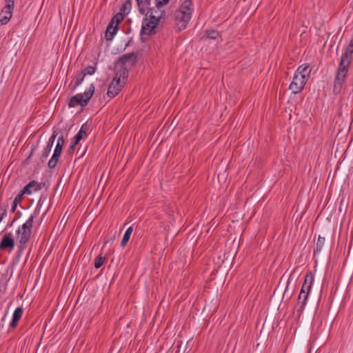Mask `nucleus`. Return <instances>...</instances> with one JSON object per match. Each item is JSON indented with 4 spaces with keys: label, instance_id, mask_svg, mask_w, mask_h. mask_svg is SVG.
<instances>
[{
    "label": "nucleus",
    "instance_id": "33",
    "mask_svg": "<svg viewBox=\"0 0 353 353\" xmlns=\"http://www.w3.org/2000/svg\"><path fill=\"white\" fill-rule=\"evenodd\" d=\"M77 145V144H74V140L73 139V141H72L71 145H70V148L68 149V152H73V151H74V148H75Z\"/></svg>",
    "mask_w": 353,
    "mask_h": 353
},
{
    "label": "nucleus",
    "instance_id": "26",
    "mask_svg": "<svg viewBox=\"0 0 353 353\" xmlns=\"http://www.w3.org/2000/svg\"><path fill=\"white\" fill-rule=\"evenodd\" d=\"M86 135L83 133V131H79L73 139L74 140V144H78V143Z\"/></svg>",
    "mask_w": 353,
    "mask_h": 353
},
{
    "label": "nucleus",
    "instance_id": "28",
    "mask_svg": "<svg viewBox=\"0 0 353 353\" xmlns=\"http://www.w3.org/2000/svg\"><path fill=\"white\" fill-rule=\"evenodd\" d=\"M297 268H294L292 272L290 273V275L289 276V279H288V283H287V287L289 285L290 281L294 279H296V273L297 272Z\"/></svg>",
    "mask_w": 353,
    "mask_h": 353
},
{
    "label": "nucleus",
    "instance_id": "5",
    "mask_svg": "<svg viewBox=\"0 0 353 353\" xmlns=\"http://www.w3.org/2000/svg\"><path fill=\"white\" fill-rule=\"evenodd\" d=\"M137 61V55L134 52L123 54L117 61L114 66L116 73H121L123 79L128 77V70L132 68Z\"/></svg>",
    "mask_w": 353,
    "mask_h": 353
},
{
    "label": "nucleus",
    "instance_id": "20",
    "mask_svg": "<svg viewBox=\"0 0 353 353\" xmlns=\"http://www.w3.org/2000/svg\"><path fill=\"white\" fill-rule=\"evenodd\" d=\"M105 261L106 258L105 256H102L101 254H99L95 258L94 261V265L96 268H99L105 262Z\"/></svg>",
    "mask_w": 353,
    "mask_h": 353
},
{
    "label": "nucleus",
    "instance_id": "12",
    "mask_svg": "<svg viewBox=\"0 0 353 353\" xmlns=\"http://www.w3.org/2000/svg\"><path fill=\"white\" fill-rule=\"evenodd\" d=\"M15 245L14 239L11 233L3 235L0 243V250H8L11 252Z\"/></svg>",
    "mask_w": 353,
    "mask_h": 353
},
{
    "label": "nucleus",
    "instance_id": "4",
    "mask_svg": "<svg viewBox=\"0 0 353 353\" xmlns=\"http://www.w3.org/2000/svg\"><path fill=\"white\" fill-rule=\"evenodd\" d=\"M39 214L37 210L31 214L28 220L18 228L17 231V239L19 243V246L21 249H24L26 244L30 240L32 229L33 227V221L34 218Z\"/></svg>",
    "mask_w": 353,
    "mask_h": 353
},
{
    "label": "nucleus",
    "instance_id": "2",
    "mask_svg": "<svg viewBox=\"0 0 353 353\" xmlns=\"http://www.w3.org/2000/svg\"><path fill=\"white\" fill-rule=\"evenodd\" d=\"M310 72L311 70L309 68V65L306 64H303L297 68L289 87L292 93L298 94L302 91L308 79Z\"/></svg>",
    "mask_w": 353,
    "mask_h": 353
},
{
    "label": "nucleus",
    "instance_id": "16",
    "mask_svg": "<svg viewBox=\"0 0 353 353\" xmlns=\"http://www.w3.org/2000/svg\"><path fill=\"white\" fill-rule=\"evenodd\" d=\"M325 238L319 236L317 239L316 247L314 250V255H316L322 251L323 248L325 245Z\"/></svg>",
    "mask_w": 353,
    "mask_h": 353
},
{
    "label": "nucleus",
    "instance_id": "34",
    "mask_svg": "<svg viewBox=\"0 0 353 353\" xmlns=\"http://www.w3.org/2000/svg\"><path fill=\"white\" fill-rule=\"evenodd\" d=\"M18 321L16 319H12L10 324V326L12 327V328H14L16 327V326L17 325V323H18Z\"/></svg>",
    "mask_w": 353,
    "mask_h": 353
},
{
    "label": "nucleus",
    "instance_id": "24",
    "mask_svg": "<svg viewBox=\"0 0 353 353\" xmlns=\"http://www.w3.org/2000/svg\"><path fill=\"white\" fill-rule=\"evenodd\" d=\"M84 77H85V74H83L81 72L77 76L74 88H76L77 86H79L82 83Z\"/></svg>",
    "mask_w": 353,
    "mask_h": 353
},
{
    "label": "nucleus",
    "instance_id": "22",
    "mask_svg": "<svg viewBox=\"0 0 353 353\" xmlns=\"http://www.w3.org/2000/svg\"><path fill=\"white\" fill-rule=\"evenodd\" d=\"M23 310L22 307L16 308L14 311L12 319L19 321L23 315Z\"/></svg>",
    "mask_w": 353,
    "mask_h": 353
},
{
    "label": "nucleus",
    "instance_id": "21",
    "mask_svg": "<svg viewBox=\"0 0 353 353\" xmlns=\"http://www.w3.org/2000/svg\"><path fill=\"white\" fill-rule=\"evenodd\" d=\"M24 194H22L21 192H20L14 198V201H13V203H12V212H14L16 208H17V204L19 202H21V201L22 200V198H23V196Z\"/></svg>",
    "mask_w": 353,
    "mask_h": 353
},
{
    "label": "nucleus",
    "instance_id": "9",
    "mask_svg": "<svg viewBox=\"0 0 353 353\" xmlns=\"http://www.w3.org/2000/svg\"><path fill=\"white\" fill-rule=\"evenodd\" d=\"M124 15L123 13H117L116 14L112 19L110 24L107 28V31L105 33L106 39L108 40H110L112 39L114 35L117 33L118 30L119 24L123 20Z\"/></svg>",
    "mask_w": 353,
    "mask_h": 353
},
{
    "label": "nucleus",
    "instance_id": "27",
    "mask_svg": "<svg viewBox=\"0 0 353 353\" xmlns=\"http://www.w3.org/2000/svg\"><path fill=\"white\" fill-rule=\"evenodd\" d=\"M57 134H58V133L57 132V131H55V130L53 131L52 136L50 137V138L48 140V145L52 147L53 143L54 142V140H55Z\"/></svg>",
    "mask_w": 353,
    "mask_h": 353
},
{
    "label": "nucleus",
    "instance_id": "1",
    "mask_svg": "<svg viewBox=\"0 0 353 353\" xmlns=\"http://www.w3.org/2000/svg\"><path fill=\"white\" fill-rule=\"evenodd\" d=\"M352 56L353 37L347 46L345 52L342 54L335 72V77L333 82V93L334 94H340L343 90L350 64L352 61Z\"/></svg>",
    "mask_w": 353,
    "mask_h": 353
},
{
    "label": "nucleus",
    "instance_id": "35",
    "mask_svg": "<svg viewBox=\"0 0 353 353\" xmlns=\"http://www.w3.org/2000/svg\"><path fill=\"white\" fill-rule=\"evenodd\" d=\"M87 130H88V126L85 124L83 125L79 130L80 132L83 131V133L85 134V135H86Z\"/></svg>",
    "mask_w": 353,
    "mask_h": 353
},
{
    "label": "nucleus",
    "instance_id": "19",
    "mask_svg": "<svg viewBox=\"0 0 353 353\" xmlns=\"http://www.w3.org/2000/svg\"><path fill=\"white\" fill-rule=\"evenodd\" d=\"M131 8V2L130 0H127L124 2L120 9V13H123V15H127Z\"/></svg>",
    "mask_w": 353,
    "mask_h": 353
},
{
    "label": "nucleus",
    "instance_id": "10",
    "mask_svg": "<svg viewBox=\"0 0 353 353\" xmlns=\"http://www.w3.org/2000/svg\"><path fill=\"white\" fill-rule=\"evenodd\" d=\"M158 23L151 18L146 17L142 22V27L141 30V35L142 39H144V36H150L155 33V28L158 26Z\"/></svg>",
    "mask_w": 353,
    "mask_h": 353
},
{
    "label": "nucleus",
    "instance_id": "8",
    "mask_svg": "<svg viewBox=\"0 0 353 353\" xmlns=\"http://www.w3.org/2000/svg\"><path fill=\"white\" fill-rule=\"evenodd\" d=\"M121 75V73L115 72V77L108 87L107 95L110 98L117 96L125 83L127 79H123Z\"/></svg>",
    "mask_w": 353,
    "mask_h": 353
},
{
    "label": "nucleus",
    "instance_id": "6",
    "mask_svg": "<svg viewBox=\"0 0 353 353\" xmlns=\"http://www.w3.org/2000/svg\"><path fill=\"white\" fill-rule=\"evenodd\" d=\"M314 281V276L312 272H309L305 278V281L301 288V292L298 296L297 303V312L301 314L304 310L305 305L307 303L308 294L310 293L312 283Z\"/></svg>",
    "mask_w": 353,
    "mask_h": 353
},
{
    "label": "nucleus",
    "instance_id": "13",
    "mask_svg": "<svg viewBox=\"0 0 353 353\" xmlns=\"http://www.w3.org/2000/svg\"><path fill=\"white\" fill-rule=\"evenodd\" d=\"M44 185V183H39L36 181L28 183L21 191L23 194H31L32 192L39 190Z\"/></svg>",
    "mask_w": 353,
    "mask_h": 353
},
{
    "label": "nucleus",
    "instance_id": "32",
    "mask_svg": "<svg viewBox=\"0 0 353 353\" xmlns=\"http://www.w3.org/2000/svg\"><path fill=\"white\" fill-rule=\"evenodd\" d=\"M6 5L5 6H7L8 8H11L14 9V0H6Z\"/></svg>",
    "mask_w": 353,
    "mask_h": 353
},
{
    "label": "nucleus",
    "instance_id": "25",
    "mask_svg": "<svg viewBox=\"0 0 353 353\" xmlns=\"http://www.w3.org/2000/svg\"><path fill=\"white\" fill-rule=\"evenodd\" d=\"M207 37L212 39H215L219 36V32L215 30H207L206 31Z\"/></svg>",
    "mask_w": 353,
    "mask_h": 353
},
{
    "label": "nucleus",
    "instance_id": "3",
    "mask_svg": "<svg viewBox=\"0 0 353 353\" xmlns=\"http://www.w3.org/2000/svg\"><path fill=\"white\" fill-rule=\"evenodd\" d=\"M192 12V0H185L175 12L176 26L179 31L184 30L190 21Z\"/></svg>",
    "mask_w": 353,
    "mask_h": 353
},
{
    "label": "nucleus",
    "instance_id": "31",
    "mask_svg": "<svg viewBox=\"0 0 353 353\" xmlns=\"http://www.w3.org/2000/svg\"><path fill=\"white\" fill-rule=\"evenodd\" d=\"M6 214V208L5 207H0V222L3 219L4 215Z\"/></svg>",
    "mask_w": 353,
    "mask_h": 353
},
{
    "label": "nucleus",
    "instance_id": "14",
    "mask_svg": "<svg viewBox=\"0 0 353 353\" xmlns=\"http://www.w3.org/2000/svg\"><path fill=\"white\" fill-rule=\"evenodd\" d=\"M161 7L156 5V8H152L149 11V18L156 21L158 23L165 17V12L161 10Z\"/></svg>",
    "mask_w": 353,
    "mask_h": 353
},
{
    "label": "nucleus",
    "instance_id": "17",
    "mask_svg": "<svg viewBox=\"0 0 353 353\" xmlns=\"http://www.w3.org/2000/svg\"><path fill=\"white\" fill-rule=\"evenodd\" d=\"M132 231H133V228L132 226L129 227L126 230V231L123 236L122 241L121 242V246L122 248H124L127 245V243L130 238V236L132 233Z\"/></svg>",
    "mask_w": 353,
    "mask_h": 353
},
{
    "label": "nucleus",
    "instance_id": "29",
    "mask_svg": "<svg viewBox=\"0 0 353 353\" xmlns=\"http://www.w3.org/2000/svg\"><path fill=\"white\" fill-rule=\"evenodd\" d=\"M52 147L47 144L44 151L42 154V158H47L51 151Z\"/></svg>",
    "mask_w": 353,
    "mask_h": 353
},
{
    "label": "nucleus",
    "instance_id": "11",
    "mask_svg": "<svg viewBox=\"0 0 353 353\" xmlns=\"http://www.w3.org/2000/svg\"><path fill=\"white\" fill-rule=\"evenodd\" d=\"M65 143V139L63 136H60L57 142V145L55 149L54 150V153L48 161V167L51 169L54 168L57 164L58 159L59 156L61 154L63 147Z\"/></svg>",
    "mask_w": 353,
    "mask_h": 353
},
{
    "label": "nucleus",
    "instance_id": "7",
    "mask_svg": "<svg viewBox=\"0 0 353 353\" xmlns=\"http://www.w3.org/2000/svg\"><path fill=\"white\" fill-rule=\"evenodd\" d=\"M94 92V86L93 84L90 85L89 89L84 92L83 94H77L71 97L69 101V107L74 108L77 105L82 107L86 106L92 97Z\"/></svg>",
    "mask_w": 353,
    "mask_h": 353
},
{
    "label": "nucleus",
    "instance_id": "18",
    "mask_svg": "<svg viewBox=\"0 0 353 353\" xmlns=\"http://www.w3.org/2000/svg\"><path fill=\"white\" fill-rule=\"evenodd\" d=\"M137 1L140 12L144 14L148 9L150 0H137Z\"/></svg>",
    "mask_w": 353,
    "mask_h": 353
},
{
    "label": "nucleus",
    "instance_id": "23",
    "mask_svg": "<svg viewBox=\"0 0 353 353\" xmlns=\"http://www.w3.org/2000/svg\"><path fill=\"white\" fill-rule=\"evenodd\" d=\"M95 72V68L93 67V66H88L87 68H85L82 72L81 73L83 74H85V77L87 75V74H89V75H92Z\"/></svg>",
    "mask_w": 353,
    "mask_h": 353
},
{
    "label": "nucleus",
    "instance_id": "15",
    "mask_svg": "<svg viewBox=\"0 0 353 353\" xmlns=\"http://www.w3.org/2000/svg\"><path fill=\"white\" fill-rule=\"evenodd\" d=\"M13 8L4 6L0 13V23L6 25L8 23L12 16Z\"/></svg>",
    "mask_w": 353,
    "mask_h": 353
},
{
    "label": "nucleus",
    "instance_id": "36",
    "mask_svg": "<svg viewBox=\"0 0 353 353\" xmlns=\"http://www.w3.org/2000/svg\"><path fill=\"white\" fill-rule=\"evenodd\" d=\"M6 316V314H4V316L2 317V320H1L2 322L4 321Z\"/></svg>",
    "mask_w": 353,
    "mask_h": 353
},
{
    "label": "nucleus",
    "instance_id": "30",
    "mask_svg": "<svg viewBox=\"0 0 353 353\" xmlns=\"http://www.w3.org/2000/svg\"><path fill=\"white\" fill-rule=\"evenodd\" d=\"M170 0H155L157 6L158 7H162L163 6L166 5Z\"/></svg>",
    "mask_w": 353,
    "mask_h": 353
}]
</instances>
